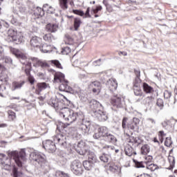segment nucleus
Here are the masks:
<instances>
[{"mask_svg":"<svg viewBox=\"0 0 177 177\" xmlns=\"http://www.w3.org/2000/svg\"><path fill=\"white\" fill-rule=\"evenodd\" d=\"M48 104L54 107L59 116L64 118L65 121L69 122V124H73L74 121L77 120V126L82 135H89V133L93 132V126L91 124V121L85 120L84 115H78L77 113L74 112L71 109L59 105L56 100L51 99L48 102Z\"/></svg>","mask_w":177,"mask_h":177,"instance_id":"obj_1","label":"nucleus"},{"mask_svg":"<svg viewBox=\"0 0 177 177\" xmlns=\"http://www.w3.org/2000/svg\"><path fill=\"white\" fill-rule=\"evenodd\" d=\"M30 158L35 161L40 166V168L44 171V174H48L50 171V167H49L45 154L33 151L30 153Z\"/></svg>","mask_w":177,"mask_h":177,"instance_id":"obj_2","label":"nucleus"},{"mask_svg":"<svg viewBox=\"0 0 177 177\" xmlns=\"http://www.w3.org/2000/svg\"><path fill=\"white\" fill-rule=\"evenodd\" d=\"M94 139H102L103 138L106 142L115 143L117 138L109 131L106 127H100L93 135Z\"/></svg>","mask_w":177,"mask_h":177,"instance_id":"obj_3","label":"nucleus"},{"mask_svg":"<svg viewBox=\"0 0 177 177\" xmlns=\"http://www.w3.org/2000/svg\"><path fill=\"white\" fill-rule=\"evenodd\" d=\"M11 53L12 55H15L17 59H20V62L25 66V73L28 77L29 75H31V62L27 61V57L26 56V54L23 53L21 51H20L19 49L12 48L10 49Z\"/></svg>","mask_w":177,"mask_h":177,"instance_id":"obj_4","label":"nucleus"},{"mask_svg":"<svg viewBox=\"0 0 177 177\" xmlns=\"http://www.w3.org/2000/svg\"><path fill=\"white\" fill-rule=\"evenodd\" d=\"M54 81L60 83L59 89L62 92H71L72 88L68 86V82L64 78V74L57 72L54 75Z\"/></svg>","mask_w":177,"mask_h":177,"instance_id":"obj_5","label":"nucleus"},{"mask_svg":"<svg viewBox=\"0 0 177 177\" xmlns=\"http://www.w3.org/2000/svg\"><path fill=\"white\" fill-rule=\"evenodd\" d=\"M8 156L9 157H11V158H13L19 168L23 167L24 162L26 161V151L24 149H21L19 152L17 151L9 152Z\"/></svg>","mask_w":177,"mask_h":177,"instance_id":"obj_6","label":"nucleus"},{"mask_svg":"<svg viewBox=\"0 0 177 177\" xmlns=\"http://www.w3.org/2000/svg\"><path fill=\"white\" fill-rule=\"evenodd\" d=\"M7 37L6 41L7 42H15L17 45H19L24 42V37L21 33H17L13 29H9L7 32Z\"/></svg>","mask_w":177,"mask_h":177,"instance_id":"obj_7","label":"nucleus"},{"mask_svg":"<svg viewBox=\"0 0 177 177\" xmlns=\"http://www.w3.org/2000/svg\"><path fill=\"white\" fill-rule=\"evenodd\" d=\"M128 118H123L122 122V128L123 129H129V131H135L136 128H138V125H139V122L140 120L139 118H133L132 120L129 122L128 123Z\"/></svg>","mask_w":177,"mask_h":177,"instance_id":"obj_8","label":"nucleus"},{"mask_svg":"<svg viewBox=\"0 0 177 177\" xmlns=\"http://www.w3.org/2000/svg\"><path fill=\"white\" fill-rule=\"evenodd\" d=\"M71 171H72L75 175H82L84 171L82 163L78 160H73L71 163Z\"/></svg>","mask_w":177,"mask_h":177,"instance_id":"obj_9","label":"nucleus"},{"mask_svg":"<svg viewBox=\"0 0 177 177\" xmlns=\"http://www.w3.org/2000/svg\"><path fill=\"white\" fill-rule=\"evenodd\" d=\"M54 142L61 147H66L67 146V136L61 133L57 134L54 138Z\"/></svg>","mask_w":177,"mask_h":177,"instance_id":"obj_10","label":"nucleus"},{"mask_svg":"<svg viewBox=\"0 0 177 177\" xmlns=\"http://www.w3.org/2000/svg\"><path fill=\"white\" fill-rule=\"evenodd\" d=\"M0 160L3 168L6 171H9V169H10V165H12L10 158L6 157V155L3 153H0Z\"/></svg>","mask_w":177,"mask_h":177,"instance_id":"obj_11","label":"nucleus"},{"mask_svg":"<svg viewBox=\"0 0 177 177\" xmlns=\"http://www.w3.org/2000/svg\"><path fill=\"white\" fill-rule=\"evenodd\" d=\"M43 147L48 151V153H55L56 151V145L50 140H47L43 142Z\"/></svg>","mask_w":177,"mask_h":177,"instance_id":"obj_12","label":"nucleus"},{"mask_svg":"<svg viewBox=\"0 0 177 177\" xmlns=\"http://www.w3.org/2000/svg\"><path fill=\"white\" fill-rule=\"evenodd\" d=\"M93 117L97 118L99 121L104 122L109 120V117L107 116V113L106 112L98 109V111H94V113H93Z\"/></svg>","mask_w":177,"mask_h":177,"instance_id":"obj_13","label":"nucleus"},{"mask_svg":"<svg viewBox=\"0 0 177 177\" xmlns=\"http://www.w3.org/2000/svg\"><path fill=\"white\" fill-rule=\"evenodd\" d=\"M79 153L81 156H88V160L95 165V163L97 162V158L95 153L91 152L90 151H80Z\"/></svg>","mask_w":177,"mask_h":177,"instance_id":"obj_14","label":"nucleus"},{"mask_svg":"<svg viewBox=\"0 0 177 177\" xmlns=\"http://www.w3.org/2000/svg\"><path fill=\"white\" fill-rule=\"evenodd\" d=\"M106 86L111 91V92H114V91H117V88L118 87V84L117 83V80L114 78L109 79L106 82Z\"/></svg>","mask_w":177,"mask_h":177,"instance_id":"obj_15","label":"nucleus"},{"mask_svg":"<svg viewBox=\"0 0 177 177\" xmlns=\"http://www.w3.org/2000/svg\"><path fill=\"white\" fill-rule=\"evenodd\" d=\"M111 103L113 107H116L117 109H120V107H122V102L121 101L120 96L114 95L111 100Z\"/></svg>","mask_w":177,"mask_h":177,"instance_id":"obj_16","label":"nucleus"},{"mask_svg":"<svg viewBox=\"0 0 177 177\" xmlns=\"http://www.w3.org/2000/svg\"><path fill=\"white\" fill-rule=\"evenodd\" d=\"M90 86L93 88V93H96V95H99V93H100V91L102 90V84H100V82H93L90 84Z\"/></svg>","mask_w":177,"mask_h":177,"instance_id":"obj_17","label":"nucleus"},{"mask_svg":"<svg viewBox=\"0 0 177 177\" xmlns=\"http://www.w3.org/2000/svg\"><path fill=\"white\" fill-rule=\"evenodd\" d=\"M48 4H44L43 6V8L37 7L34 12V15L35 16H37V19H39V17H42V16H44L45 11L46 10V8H48Z\"/></svg>","mask_w":177,"mask_h":177,"instance_id":"obj_18","label":"nucleus"},{"mask_svg":"<svg viewBox=\"0 0 177 177\" xmlns=\"http://www.w3.org/2000/svg\"><path fill=\"white\" fill-rule=\"evenodd\" d=\"M89 104L91 110H93V114H94V111H99V109H97L99 107H102V104L95 100H91L89 102Z\"/></svg>","mask_w":177,"mask_h":177,"instance_id":"obj_19","label":"nucleus"},{"mask_svg":"<svg viewBox=\"0 0 177 177\" xmlns=\"http://www.w3.org/2000/svg\"><path fill=\"white\" fill-rule=\"evenodd\" d=\"M41 42H42V39L38 37H33L30 39V45L33 48H39L41 46Z\"/></svg>","mask_w":177,"mask_h":177,"instance_id":"obj_20","label":"nucleus"},{"mask_svg":"<svg viewBox=\"0 0 177 177\" xmlns=\"http://www.w3.org/2000/svg\"><path fill=\"white\" fill-rule=\"evenodd\" d=\"M59 28V26L56 24H48L46 26V30L48 32H56Z\"/></svg>","mask_w":177,"mask_h":177,"instance_id":"obj_21","label":"nucleus"},{"mask_svg":"<svg viewBox=\"0 0 177 177\" xmlns=\"http://www.w3.org/2000/svg\"><path fill=\"white\" fill-rule=\"evenodd\" d=\"M124 151L126 156H129V157L136 156V151H135V149H133V148L130 145H128L125 147Z\"/></svg>","mask_w":177,"mask_h":177,"instance_id":"obj_22","label":"nucleus"},{"mask_svg":"<svg viewBox=\"0 0 177 177\" xmlns=\"http://www.w3.org/2000/svg\"><path fill=\"white\" fill-rule=\"evenodd\" d=\"M73 89L75 92L78 94L80 99L82 100V102H86V98L82 95H84V90L81 89L78 86H75Z\"/></svg>","mask_w":177,"mask_h":177,"instance_id":"obj_23","label":"nucleus"},{"mask_svg":"<svg viewBox=\"0 0 177 177\" xmlns=\"http://www.w3.org/2000/svg\"><path fill=\"white\" fill-rule=\"evenodd\" d=\"M150 153V146L147 144L142 145L140 148V153L142 156H147Z\"/></svg>","mask_w":177,"mask_h":177,"instance_id":"obj_24","label":"nucleus"},{"mask_svg":"<svg viewBox=\"0 0 177 177\" xmlns=\"http://www.w3.org/2000/svg\"><path fill=\"white\" fill-rule=\"evenodd\" d=\"M39 50L42 53H48V52H52V47L50 46L44 44L39 46Z\"/></svg>","mask_w":177,"mask_h":177,"instance_id":"obj_25","label":"nucleus"},{"mask_svg":"<svg viewBox=\"0 0 177 177\" xmlns=\"http://www.w3.org/2000/svg\"><path fill=\"white\" fill-rule=\"evenodd\" d=\"M133 92L136 96H143V91H142V89L140 88L139 85L137 84H134Z\"/></svg>","mask_w":177,"mask_h":177,"instance_id":"obj_26","label":"nucleus"},{"mask_svg":"<svg viewBox=\"0 0 177 177\" xmlns=\"http://www.w3.org/2000/svg\"><path fill=\"white\" fill-rule=\"evenodd\" d=\"M129 143H134L137 146H139L142 143V140L139 137L131 136L129 139Z\"/></svg>","mask_w":177,"mask_h":177,"instance_id":"obj_27","label":"nucleus"},{"mask_svg":"<svg viewBox=\"0 0 177 177\" xmlns=\"http://www.w3.org/2000/svg\"><path fill=\"white\" fill-rule=\"evenodd\" d=\"M145 164L147 165V169H150V171H154L158 168V166H157V165L150 163V161H145Z\"/></svg>","mask_w":177,"mask_h":177,"instance_id":"obj_28","label":"nucleus"},{"mask_svg":"<svg viewBox=\"0 0 177 177\" xmlns=\"http://www.w3.org/2000/svg\"><path fill=\"white\" fill-rule=\"evenodd\" d=\"M142 88L145 93H153L154 92L153 87L149 86L147 83H143Z\"/></svg>","mask_w":177,"mask_h":177,"instance_id":"obj_29","label":"nucleus"},{"mask_svg":"<svg viewBox=\"0 0 177 177\" xmlns=\"http://www.w3.org/2000/svg\"><path fill=\"white\" fill-rule=\"evenodd\" d=\"M68 0H59V5L63 10H67L68 9Z\"/></svg>","mask_w":177,"mask_h":177,"instance_id":"obj_30","label":"nucleus"},{"mask_svg":"<svg viewBox=\"0 0 177 177\" xmlns=\"http://www.w3.org/2000/svg\"><path fill=\"white\" fill-rule=\"evenodd\" d=\"M153 100H154L153 97H147L144 99L143 103L146 106H148V107H151L153 106Z\"/></svg>","mask_w":177,"mask_h":177,"instance_id":"obj_31","label":"nucleus"},{"mask_svg":"<svg viewBox=\"0 0 177 177\" xmlns=\"http://www.w3.org/2000/svg\"><path fill=\"white\" fill-rule=\"evenodd\" d=\"M94 165H93L89 160H84L83 162V167L86 171H91Z\"/></svg>","mask_w":177,"mask_h":177,"instance_id":"obj_32","label":"nucleus"},{"mask_svg":"<svg viewBox=\"0 0 177 177\" xmlns=\"http://www.w3.org/2000/svg\"><path fill=\"white\" fill-rule=\"evenodd\" d=\"M37 89L39 92H42V91H44V89H46L48 86H49V84L45 83V82H41V83H38L37 84Z\"/></svg>","mask_w":177,"mask_h":177,"instance_id":"obj_33","label":"nucleus"},{"mask_svg":"<svg viewBox=\"0 0 177 177\" xmlns=\"http://www.w3.org/2000/svg\"><path fill=\"white\" fill-rule=\"evenodd\" d=\"M26 84V82L21 81V82H15L13 83L14 86V91L16 89H21L23 88V86Z\"/></svg>","mask_w":177,"mask_h":177,"instance_id":"obj_34","label":"nucleus"},{"mask_svg":"<svg viewBox=\"0 0 177 177\" xmlns=\"http://www.w3.org/2000/svg\"><path fill=\"white\" fill-rule=\"evenodd\" d=\"M44 39L46 42H52L55 40V37L50 33H48L44 35Z\"/></svg>","mask_w":177,"mask_h":177,"instance_id":"obj_35","label":"nucleus"},{"mask_svg":"<svg viewBox=\"0 0 177 177\" xmlns=\"http://www.w3.org/2000/svg\"><path fill=\"white\" fill-rule=\"evenodd\" d=\"M74 42V39H73V37L68 35L66 34L65 35V44H66L67 45H73Z\"/></svg>","mask_w":177,"mask_h":177,"instance_id":"obj_36","label":"nucleus"},{"mask_svg":"<svg viewBox=\"0 0 177 177\" xmlns=\"http://www.w3.org/2000/svg\"><path fill=\"white\" fill-rule=\"evenodd\" d=\"M168 160L170 164L168 169H173V168L175 167V157L169 156Z\"/></svg>","mask_w":177,"mask_h":177,"instance_id":"obj_37","label":"nucleus"},{"mask_svg":"<svg viewBox=\"0 0 177 177\" xmlns=\"http://www.w3.org/2000/svg\"><path fill=\"white\" fill-rule=\"evenodd\" d=\"M100 160L102 162H109V160H110V155L102 153V155L100 156Z\"/></svg>","mask_w":177,"mask_h":177,"instance_id":"obj_38","label":"nucleus"},{"mask_svg":"<svg viewBox=\"0 0 177 177\" xmlns=\"http://www.w3.org/2000/svg\"><path fill=\"white\" fill-rule=\"evenodd\" d=\"M80 26H81V19L80 18H75L74 19V28L75 30H78V28H80Z\"/></svg>","mask_w":177,"mask_h":177,"instance_id":"obj_39","label":"nucleus"},{"mask_svg":"<svg viewBox=\"0 0 177 177\" xmlns=\"http://www.w3.org/2000/svg\"><path fill=\"white\" fill-rule=\"evenodd\" d=\"M147 124L148 125V128H153L154 125H156V120L153 118H148L147 120Z\"/></svg>","mask_w":177,"mask_h":177,"instance_id":"obj_40","label":"nucleus"},{"mask_svg":"<svg viewBox=\"0 0 177 177\" xmlns=\"http://www.w3.org/2000/svg\"><path fill=\"white\" fill-rule=\"evenodd\" d=\"M103 149L107 151L108 154H111L114 151V146L105 145L103 147Z\"/></svg>","mask_w":177,"mask_h":177,"instance_id":"obj_41","label":"nucleus"},{"mask_svg":"<svg viewBox=\"0 0 177 177\" xmlns=\"http://www.w3.org/2000/svg\"><path fill=\"white\" fill-rule=\"evenodd\" d=\"M1 62L7 63L8 64H12V63H13V60H12V58L6 55H4L3 59H1Z\"/></svg>","mask_w":177,"mask_h":177,"instance_id":"obj_42","label":"nucleus"},{"mask_svg":"<svg viewBox=\"0 0 177 177\" xmlns=\"http://www.w3.org/2000/svg\"><path fill=\"white\" fill-rule=\"evenodd\" d=\"M12 172L14 177H21V175H23V173H21V171H19L16 167L13 168Z\"/></svg>","mask_w":177,"mask_h":177,"instance_id":"obj_43","label":"nucleus"},{"mask_svg":"<svg viewBox=\"0 0 177 177\" xmlns=\"http://www.w3.org/2000/svg\"><path fill=\"white\" fill-rule=\"evenodd\" d=\"M35 67H48V63L39 60Z\"/></svg>","mask_w":177,"mask_h":177,"instance_id":"obj_44","label":"nucleus"},{"mask_svg":"<svg viewBox=\"0 0 177 177\" xmlns=\"http://www.w3.org/2000/svg\"><path fill=\"white\" fill-rule=\"evenodd\" d=\"M156 104L158 107H160V110H162V108L164 107V101H162V99L159 98L157 100Z\"/></svg>","mask_w":177,"mask_h":177,"instance_id":"obj_45","label":"nucleus"},{"mask_svg":"<svg viewBox=\"0 0 177 177\" xmlns=\"http://www.w3.org/2000/svg\"><path fill=\"white\" fill-rule=\"evenodd\" d=\"M51 63L56 66L57 68H61L62 70L63 69V66H62V64H60V62L58 60H52Z\"/></svg>","mask_w":177,"mask_h":177,"instance_id":"obj_46","label":"nucleus"},{"mask_svg":"<svg viewBox=\"0 0 177 177\" xmlns=\"http://www.w3.org/2000/svg\"><path fill=\"white\" fill-rule=\"evenodd\" d=\"M39 59H38L37 58H35V57H31V58L29 59H27V62H30V63H31V62H32V63L34 67H35V66L37 65V63H38V61H39Z\"/></svg>","mask_w":177,"mask_h":177,"instance_id":"obj_47","label":"nucleus"},{"mask_svg":"<svg viewBox=\"0 0 177 177\" xmlns=\"http://www.w3.org/2000/svg\"><path fill=\"white\" fill-rule=\"evenodd\" d=\"M133 162H135L136 168H145V165H143V163L142 162L133 160Z\"/></svg>","mask_w":177,"mask_h":177,"instance_id":"obj_48","label":"nucleus"},{"mask_svg":"<svg viewBox=\"0 0 177 177\" xmlns=\"http://www.w3.org/2000/svg\"><path fill=\"white\" fill-rule=\"evenodd\" d=\"M172 96V93L168 90H165L164 92V97L165 99H169Z\"/></svg>","mask_w":177,"mask_h":177,"instance_id":"obj_49","label":"nucleus"},{"mask_svg":"<svg viewBox=\"0 0 177 177\" xmlns=\"http://www.w3.org/2000/svg\"><path fill=\"white\" fill-rule=\"evenodd\" d=\"M70 52H71V48L66 46L62 49V55H68Z\"/></svg>","mask_w":177,"mask_h":177,"instance_id":"obj_50","label":"nucleus"},{"mask_svg":"<svg viewBox=\"0 0 177 177\" xmlns=\"http://www.w3.org/2000/svg\"><path fill=\"white\" fill-rule=\"evenodd\" d=\"M73 13H74L75 15H77L78 16H84V15H85L84 11L81 10H73Z\"/></svg>","mask_w":177,"mask_h":177,"instance_id":"obj_51","label":"nucleus"},{"mask_svg":"<svg viewBox=\"0 0 177 177\" xmlns=\"http://www.w3.org/2000/svg\"><path fill=\"white\" fill-rule=\"evenodd\" d=\"M4 56H5V50H3V48L0 46V62H2V60H3Z\"/></svg>","mask_w":177,"mask_h":177,"instance_id":"obj_52","label":"nucleus"},{"mask_svg":"<svg viewBox=\"0 0 177 177\" xmlns=\"http://www.w3.org/2000/svg\"><path fill=\"white\" fill-rule=\"evenodd\" d=\"M47 12H48V13H51V14H53L55 13V8L50 6H49L48 4V7L46 8Z\"/></svg>","mask_w":177,"mask_h":177,"instance_id":"obj_53","label":"nucleus"},{"mask_svg":"<svg viewBox=\"0 0 177 177\" xmlns=\"http://www.w3.org/2000/svg\"><path fill=\"white\" fill-rule=\"evenodd\" d=\"M28 80L31 85L34 84V82H35V79L31 75L28 76Z\"/></svg>","mask_w":177,"mask_h":177,"instance_id":"obj_54","label":"nucleus"},{"mask_svg":"<svg viewBox=\"0 0 177 177\" xmlns=\"http://www.w3.org/2000/svg\"><path fill=\"white\" fill-rule=\"evenodd\" d=\"M110 169L113 172H115V171H118L120 169V167H118V166L117 165H113L110 167Z\"/></svg>","mask_w":177,"mask_h":177,"instance_id":"obj_55","label":"nucleus"},{"mask_svg":"<svg viewBox=\"0 0 177 177\" xmlns=\"http://www.w3.org/2000/svg\"><path fill=\"white\" fill-rule=\"evenodd\" d=\"M102 8L101 6H97L96 9H93V12L95 15L100 10H102Z\"/></svg>","mask_w":177,"mask_h":177,"instance_id":"obj_56","label":"nucleus"},{"mask_svg":"<svg viewBox=\"0 0 177 177\" xmlns=\"http://www.w3.org/2000/svg\"><path fill=\"white\" fill-rule=\"evenodd\" d=\"M165 146H171V138H166V140L165 141Z\"/></svg>","mask_w":177,"mask_h":177,"instance_id":"obj_57","label":"nucleus"},{"mask_svg":"<svg viewBox=\"0 0 177 177\" xmlns=\"http://www.w3.org/2000/svg\"><path fill=\"white\" fill-rule=\"evenodd\" d=\"M8 115H10L12 117V118H16V113L13 112L12 111H8Z\"/></svg>","mask_w":177,"mask_h":177,"instance_id":"obj_58","label":"nucleus"},{"mask_svg":"<svg viewBox=\"0 0 177 177\" xmlns=\"http://www.w3.org/2000/svg\"><path fill=\"white\" fill-rule=\"evenodd\" d=\"M140 82V76H136L134 84L139 85Z\"/></svg>","mask_w":177,"mask_h":177,"instance_id":"obj_59","label":"nucleus"},{"mask_svg":"<svg viewBox=\"0 0 177 177\" xmlns=\"http://www.w3.org/2000/svg\"><path fill=\"white\" fill-rule=\"evenodd\" d=\"M89 12H90V8L88 7L87 9H86V11L85 12V17H91V15L89 14Z\"/></svg>","mask_w":177,"mask_h":177,"instance_id":"obj_60","label":"nucleus"},{"mask_svg":"<svg viewBox=\"0 0 177 177\" xmlns=\"http://www.w3.org/2000/svg\"><path fill=\"white\" fill-rule=\"evenodd\" d=\"M161 125L163 128H167L168 127V121H164L161 123Z\"/></svg>","mask_w":177,"mask_h":177,"instance_id":"obj_61","label":"nucleus"},{"mask_svg":"<svg viewBox=\"0 0 177 177\" xmlns=\"http://www.w3.org/2000/svg\"><path fill=\"white\" fill-rule=\"evenodd\" d=\"M145 160L146 161H149V164H151V160H153V157L152 156L146 157Z\"/></svg>","mask_w":177,"mask_h":177,"instance_id":"obj_62","label":"nucleus"},{"mask_svg":"<svg viewBox=\"0 0 177 177\" xmlns=\"http://www.w3.org/2000/svg\"><path fill=\"white\" fill-rule=\"evenodd\" d=\"M61 177H70V175L68 174H66L63 171L61 172Z\"/></svg>","mask_w":177,"mask_h":177,"instance_id":"obj_63","label":"nucleus"},{"mask_svg":"<svg viewBox=\"0 0 177 177\" xmlns=\"http://www.w3.org/2000/svg\"><path fill=\"white\" fill-rule=\"evenodd\" d=\"M135 74L136 77H140V70H135Z\"/></svg>","mask_w":177,"mask_h":177,"instance_id":"obj_64","label":"nucleus"}]
</instances>
